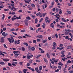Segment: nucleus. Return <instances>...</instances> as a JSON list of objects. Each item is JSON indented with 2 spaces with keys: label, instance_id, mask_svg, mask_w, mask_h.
I'll return each instance as SVG.
<instances>
[{
  "label": "nucleus",
  "instance_id": "nucleus-1",
  "mask_svg": "<svg viewBox=\"0 0 73 73\" xmlns=\"http://www.w3.org/2000/svg\"><path fill=\"white\" fill-rule=\"evenodd\" d=\"M7 40H9V42L11 44L12 43L13 44L14 42V39H13V38L12 37H11L10 38H8Z\"/></svg>",
  "mask_w": 73,
  "mask_h": 73
},
{
  "label": "nucleus",
  "instance_id": "nucleus-2",
  "mask_svg": "<svg viewBox=\"0 0 73 73\" xmlns=\"http://www.w3.org/2000/svg\"><path fill=\"white\" fill-rule=\"evenodd\" d=\"M13 53H14V54H15L14 55L15 56H19V55H20L19 54H18L19 53V52L17 51H13Z\"/></svg>",
  "mask_w": 73,
  "mask_h": 73
},
{
  "label": "nucleus",
  "instance_id": "nucleus-3",
  "mask_svg": "<svg viewBox=\"0 0 73 73\" xmlns=\"http://www.w3.org/2000/svg\"><path fill=\"white\" fill-rule=\"evenodd\" d=\"M5 38V37H1V42L3 43V42H4V40H5V39H4Z\"/></svg>",
  "mask_w": 73,
  "mask_h": 73
},
{
  "label": "nucleus",
  "instance_id": "nucleus-4",
  "mask_svg": "<svg viewBox=\"0 0 73 73\" xmlns=\"http://www.w3.org/2000/svg\"><path fill=\"white\" fill-rule=\"evenodd\" d=\"M2 53H5V54H7V53H6L5 52H2L1 51H0V56H1L2 55V56H5V55H4V54Z\"/></svg>",
  "mask_w": 73,
  "mask_h": 73
},
{
  "label": "nucleus",
  "instance_id": "nucleus-5",
  "mask_svg": "<svg viewBox=\"0 0 73 73\" xmlns=\"http://www.w3.org/2000/svg\"><path fill=\"white\" fill-rule=\"evenodd\" d=\"M2 35L3 37H6L8 35V33H6L5 32H3L2 33Z\"/></svg>",
  "mask_w": 73,
  "mask_h": 73
},
{
  "label": "nucleus",
  "instance_id": "nucleus-6",
  "mask_svg": "<svg viewBox=\"0 0 73 73\" xmlns=\"http://www.w3.org/2000/svg\"><path fill=\"white\" fill-rule=\"evenodd\" d=\"M27 68H28L29 69H30L31 70H32L33 72H35V70L33 68H31V67H29L28 66L27 67Z\"/></svg>",
  "mask_w": 73,
  "mask_h": 73
},
{
  "label": "nucleus",
  "instance_id": "nucleus-7",
  "mask_svg": "<svg viewBox=\"0 0 73 73\" xmlns=\"http://www.w3.org/2000/svg\"><path fill=\"white\" fill-rule=\"evenodd\" d=\"M24 23H25V24L26 25H28V21L27 20H25Z\"/></svg>",
  "mask_w": 73,
  "mask_h": 73
},
{
  "label": "nucleus",
  "instance_id": "nucleus-8",
  "mask_svg": "<svg viewBox=\"0 0 73 73\" xmlns=\"http://www.w3.org/2000/svg\"><path fill=\"white\" fill-rule=\"evenodd\" d=\"M35 70L38 73H41L40 72V71L38 70V68H35Z\"/></svg>",
  "mask_w": 73,
  "mask_h": 73
},
{
  "label": "nucleus",
  "instance_id": "nucleus-9",
  "mask_svg": "<svg viewBox=\"0 0 73 73\" xmlns=\"http://www.w3.org/2000/svg\"><path fill=\"white\" fill-rule=\"evenodd\" d=\"M31 0H27V1L25 0V3H27V4H29V2H31Z\"/></svg>",
  "mask_w": 73,
  "mask_h": 73
},
{
  "label": "nucleus",
  "instance_id": "nucleus-10",
  "mask_svg": "<svg viewBox=\"0 0 73 73\" xmlns=\"http://www.w3.org/2000/svg\"><path fill=\"white\" fill-rule=\"evenodd\" d=\"M3 61H5V62H7L8 61H9V59H3Z\"/></svg>",
  "mask_w": 73,
  "mask_h": 73
},
{
  "label": "nucleus",
  "instance_id": "nucleus-11",
  "mask_svg": "<svg viewBox=\"0 0 73 73\" xmlns=\"http://www.w3.org/2000/svg\"><path fill=\"white\" fill-rule=\"evenodd\" d=\"M28 71V70L27 69H24L23 71V72L24 73H26V72H27Z\"/></svg>",
  "mask_w": 73,
  "mask_h": 73
},
{
  "label": "nucleus",
  "instance_id": "nucleus-12",
  "mask_svg": "<svg viewBox=\"0 0 73 73\" xmlns=\"http://www.w3.org/2000/svg\"><path fill=\"white\" fill-rule=\"evenodd\" d=\"M30 16L33 19H35L36 17V16L33 15H30Z\"/></svg>",
  "mask_w": 73,
  "mask_h": 73
},
{
  "label": "nucleus",
  "instance_id": "nucleus-13",
  "mask_svg": "<svg viewBox=\"0 0 73 73\" xmlns=\"http://www.w3.org/2000/svg\"><path fill=\"white\" fill-rule=\"evenodd\" d=\"M42 66H40L39 68V70L40 71V73H41V71L42 70Z\"/></svg>",
  "mask_w": 73,
  "mask_h": 73
},
{
  "label": "nucleus",
  "instance_id": "nucleus-14",
  "mask_svg": "<svg viewBox=\"0 0 73 73\" xmlns=\"http://www.w3.org/2000/svg\"><path fill=\"white\" fill-rule=\"evenodd\" d=\"M46 25L45 24V23H44L42 25V27L43 28H45V26Z\"/></svg>",
  "mask_w": 73,
  "mask_h": 73
},
{
  "label": "nucleus",
  "instance_id": "nucleus-15",
  "mask_svg": "<svg viewBox=\"0 0 73 73\" xmlns=\"http://www.w3.org/2000/svg\"><path fill=\"white\" fill-rule=\"evenodd\" d=\"M27 59H30L31 58L30 55L29 54H27Z\"/></svg>",
  "mask_w": 73,
  "mask_h": 73
},
{
  "label": "nucleus",
  "instance_id": "nucleus-16",
  "mask_svg": "<svg viewBox=\"0 0 73 73\" xmlns=\"http://www.w3.org/2000/svg\"><path fill=\"white\" fill-rule=\"evenodd\" d=\"M67 48L68 49H72V47L71 46H68L67 47Z\"/></svg>",
  "mask_w": 73,
  "mask_h": 73
},
{
  "label": "nucleus",
  "instance_id": "nucleus-17",
  "mask_svg": "<svg viewBox=\"0 0 73 73\" xmlns=\"http://www.w3.org/2000/svg\"><path fill=\"white\" fill-rule=\"evenodd\" d=\"M66 37L65 38H66V39H67L68 40H69V36H63V37Z\"/></svg>",
  "mask_w": 73,
  "mask_h": 73
},
{
  "label": "nucleus",
  "instance_id": "nucleus-18",
  "mask_svg": "<svg viewBox=\"0 0 73 73\" xmlns=\"http://www.w3.org/2000/svg\"><path fill=\"white\" fill-rule=\"evenodd\" d=\"M36 38H42V35H37L36 36Z\"/></svg>",
  "mask_w": 73,
  "mask_h": 73
},
{
  "label": "nucleus",
  "instance_id": "nucleus-19",
  "mask_svg": "<svg viewBox=\"0 0 73 73\" xmlns=\"http://www.w3.org/2000/svg\"><path fill=\"white\" fill-rule=\"evenodd\" d=\"M56 43L55 42H53L52 46L53 47H56Z\"/></svg>",
  "mask_w": 73,
  "mask_h": 73
},
{
  "label": "nucleus",
  "instance_id": "nucleus-20",
  "mask_svg": "<svg viewBox=\"0 0 73 73\" xmlns=\"http://www.w3.org/2000/svg\"><path fill=\"white\" fill-rule=\"evenodd\" d=\"M46 55L47 56V57L48 58H50V55H49V54L48 53H47Z\"/></svg>",
  "mask_w": 73,
  "mask_h": 73
},
{
  "label": "nucleus",
  "instance_id": "nucleus-21",
  "mask_svg": "<svg viewBox=\"0 0 73 73\" xmlns=\"http://www.w3.org/2000/svg\"><path fill=\"white\" fill-rule=\"evenodd\" d=\"M50 26L51 28H54V25L53 23H52L51 24Z\"/></svg>",
  "mask_w": 73,
  "mask_h": 73
},
{
  "label": "nucleus",
  "instance_id": "nucleus-22",
  "mask_svg": "<svg viewBox=\"0 0 73 73\" xmlns=\"http://www.w3.org/2000/svg\"><path fill=\"white\" fill-rule=\"evenodd\" d=\"M31 50L32 51H35V48L33 47H31Z\"/></svg>",
  "mask_w": 73,
  "mask_h": 73
},
{
  "label": "nucleus",
  "instance_id": "nucleus-23",
  "mask_svg": "<svg viewBox=\"0 0 73 73\" xmlns=\"http://www.w3.org/2000/svg\"><path fill=\"white\" fill-rule=\"evenodd\" d=\"M59 9H59L58 8H56L55 9V11H56V12H58L59 11Z\"/></svg>",
  "mask_w": 73,
  "mask_h": 73
},
{
  "label": "nucleus",
  "instance_id": "nucleus-24",
  "mask_svg": "<svg viewBox=\"0 0 73 73\" xmlns=\"http://www.w3.org/2000/svg\"><path fill=\"white\" fill-rule=\"evenodd\" d=\"M59 13L60 15L62 14V10L61 9H59Z\"/></svg>",
  "mask_w": 73,
  "mask_h": 73
},
{
  "label": "nucleus",
  "instance_id": "nucleus-25",
  "mask_svg": "<svg viewBox=\"0 0 73 73\" xmlns=\"http://www.w3.org/2000/svg\"><path fill=\"white\" fill-rule=\"evenodd\" d=\"M9 8L10 9L11 11H13V7H11V6H9Z\"/></svg>",
  "mask_w": 73,
  "mask_h": 73
},
{
  "label": "nucleus",
  "instance_id": "nucleus-26",
  "mask_svg": "<svg viewBox=\"0 0 73 73\" xmlns=\"http://www.w3.org/2000/svg\"><path fill=\"white\" fill-rule=\"evenodd\" d=\"M0 64L1 65H5V63L3 62H0Z\"/></svg>",
  "mask_w": 73,
  "mask_h": 73
},
{
  "label": "nucleus",
  "instance_id": "nucleus-27",
  "mask_svg": "<svg viewBox=\"0 0 73 73\" xmlns=\"http://www.w3.org/2000/svg\"><path fill=\"white\" fill-rule=\"evenodd\" d=\"M66 12L67 14H68V15H70V14H71V12L69 11H66Z\"/></svg>",
  "mask_w": 73,
  "mask_h": 73
},
{
  "label": "nucleus",
  "instance_id": "nucleus-28",
  "mask_svg": "<svg viewBox=\"0 0 73 73\" xmlns=\"http://www.w3.org/2000/svg\"><path fill=\"white\" fill-rule=\"evenodd\" d=\"M46 41H47V39H45L43 41H42V42L43 43H45V42H46Z\"/></svg>",
  "mask_w": 73,
  "mask_h": 73
},
{
  "label": "nucleus",
  "instance_id": "nucleus-29",
  "mask_svg": "<svg viewBox=\"0 0 73 73\" xmlns=\"http://www.w3.org/2000/svg\"><path fill=\"white\" fill-rule=\"evenodd\" d=\"M23 44L25 45H26V46H28V44L25 42H24L23 43Z\"/></svg>",
  "mask_w": 73,
  "mask_h": 73
},
{
  "label": "nucleus",
  "instance_id": "nucleus-30",
  "mask_svg": "<svg viewBox=\"0 0 73 73\" xmlns=\"http://www.w3.org/2000/svg\"><path fill=\"white\" fill-rule=\"evenodd\" d=\"M62 20L63 21H64V22H66V21L65 19L64 18H62Z\"/></svg>",
  "mask_w": 73,
  "mask_h": 73
},
{
  "label": "nucleus",
  "instance_id": "nucleus-31",
  "mask_svg": "<svg viewBox=\"0 0 73 73\" xmlns=\"http://www.w3.org/2000/svg\"><path fill=\"white\" fill-rule=\"evenodd\" d=\"M50 60L51 62V63H52V64H54V62L53 61V60H52V59H50Z\"/></svg>",
  "mask_w": 73,
  "mask_h": 73
},
{
  "label": "nucleus",
  "instance_id": "nucleus-32",
  "mask_svg": "<svg viewBox=\"0 0 73 73\" xmlns=\"http://www.w3.org/2000/svg\"><path fill=\"white\" fill-rule=\"evenodd\" d=\"M44 61L45 62H48V60H47L46 58H44Z\"/></svg>",
  "mask_w": 73,
  "mask_h": 73
},
{
  "label": "nucleus",
  "instance_id": "nucleus-33",
  "mask_svg": "<svg viewBox=\"0 0 73 73\" xmlns=\"http://www.w3.org/2000/svg\"><path fill=\"white\" fill-rule=\"evenodd\" d=\"M31 6L33 8H35V4L33 3L31 4Z\"/></svg>",
  "mask_w": 73,
  "mask_h": 73
},
{
  "label": "nucleus",
  "instance_id": "nucleus-34",
  "mask_svg": "<svg viewBox=\"0 0 73 73\" xmlns=\"http://www.w3.org/2000/svg\"><path fill=\"white\" fill-rule=\"evenodd\" d=\"M58 46L59 47H60V48H61V47H62V46H64V45H63V44H61L59 45Z\"/></svg>",
  "mask_w": 73,
  "mask_h": 73
},
{
  "label": "nucleus",
  "instance_id": "nucleus-35",
  "mask_svg": "<svg viewBox=\"0 0 73 73\" xmlns=\"http://www.w3.org/2000/svg\"><path fill=\"white\" fill-rule=\"evenodd\" d=\"M58 65H61V66H62V65H63V64H62V63L61 62H60L59 63H58Z\"/></svg>",
  "mask_w": 73,
  "mask_h": 73
},
{
  "label": "nucleus",
  "instance_id": "nucleus-36",
  "mask_svg": "<svg viewBox=\"0 0 73 73\" xmlns=\"http://www.w3.org/2000/svg\"><path fill=\"white\" fill-rule=\"evenodd\" d=\"M13 9H14V10H13V12H15V11H16V10L17 9V8L14 7H13Z\"/></svg>",
  "mask_w": 73,
  "mask_h": 73
},
{
  "label": "nucleus",
  "instance_id": "nucleus-37",
  "mask_svg": "<svg viewBox=\"0 0 73 73\" xmlns=\"http://www.w3.org/2000/svg\"><path fill=\"white\" fill-rule=\"evenodd\" d=\"M68 35L71 36V38H72L73 37V35L71 34V33H69L68 34Z\"/></svg>",
  "mask_w": 73,
  "mask_h": 73
},
{
  "label": "nucleus",
  "instance_id": "nucleus-38",
  "mask_svg": "<svg viewBox=\"0 0 73 73\" xmlns=\"http://www.w3.org/2000/svg\"><path fill=\"white\" fill-rule=\"evenodd\" d=\"M2 16H3V17L2 18L1 20H3V19H4L5 17V15H4V14H3L2 15Z\"/></svg>",
  "mask_w": 73,
  "mask_h": 73
},
{
  "label": "nucleus",
  "instance_id": "nucleus-39",
  "mask_svg": "<svg viewBox=\"0 0 73 73\" xmlns=\"http://www.w3.org/2000/svg\"><path fill=\"white\" fill-rule=\"evenodd\" d=\"M40 14H41V13H40V12L37 13L36 14V15L37 16H39V15H40Z\"/></svg>",
  "mask_w": 73,
  "mask_h": 73
},
{
  "label": "nucleus",
  "instance_id": "nucleus-40",
  "mask_svg": "<svg viewBox=\"0 0 73 73\" xmlns=\"http://www.w3.org/2000/svg\"><path fill=\"white\" fill-rule=\"evenodd\" d=\"M67 62V63L69 64V63H72V61L70 60H68Z\"/></svg>",
  "mask_w": 73,
  "mask_h": 73
},
{
  "label": "nucleus",
  "instance_id": "nucleus-41",
  "mask_svg": "<svg viewBox=\"0 0 73 73\" xmlns=\"http://www.w3.org/2000/svg\"><path fill=\"white\" fill-rule=\"evenodd\" d=\"M37 21H38V20H37V19L36 18L35 20V23H37Z\"/></svg>",
  "mask_w": 73,
  "mask_h": 73
},
{
  "label": "nucleus",
  "instance_id": "nucleus-42",
  "mask_svg": "<svg viewBox=\"0 0 73 73\" xmlns=\"http://www.w3.org/2000/svg\"><path fill=\"white\" fill-rule=\"evenodd\" d=\"M11 20H12V21H13V20H16V18H15V17H12L11 18Z\"/></svg>",
  "mask_w": 73,
  "mask_h": 73
},
{
  "label": "nucleus",
  "instance_id": "nucleus-43",
  "mask_svg": "<svg viewBox=\"0 0 73 73\" xmlns=\"http://www.w3.org/2000/svg\"><path fill=\"white\" fill-rule=\"evenodd\" d=\"M55 36L56 38H57L58 37V35H57V33H56L55 34Z\"/></svg>",
  "mask_w": 73,
  "mask_h": 73
},
{
  "label": "nucleus",
  "instance_id": "nucleus-44",
  "mask_svg": "<svg viewBox=\"0 0 73 73\" xmlns=\"http://www.w3.org/2000/svg\"><path fill=\"white\" fill-rule=\"evenodd\" d=\"M3 46L4 48H6V49H7V48H8V47H7V46L6 45V44H4Z\"/></svg>",
  "mask_w": 73,
  "mask_h": 73
},
{
  "label": "nucleus",
  "instance_id": "nucleus-45",
  "mask_svg": "<svg viewBox=\"0 0 73 73\" xmlns=\"http://www.w3.org/2000/svg\"><path fill=\"white\" fill-rule=\"evenodd\" d=\"M25 36L27 37H31V36L29 35H28L27 34H26Z\"/></svg>",
  "mask_w": 73,
  "mask_h": 73
},
{
  "label": "nucleus",
  "instance_id": "nucleus-46",
  "mask_svg": "<svg viewBox=\"0 0 73 73\" xmlns=\"http://www.w3.org/2000/svg\"><path fill=\"white\" fill-rule=\"evenodd\" d=\"M21 49L23 51H25V48L24 47H22Z\"/></svg>",
  "mask_w": 73,
  "mask_h": 73
},
{
  "label": "nucleus",
  "instance_id": "nucleus-47",
  "mask_svg": "<svg viewBox=\"0 0 73 73\" xmlns=\"http://www.w3.org/2000/svg\"><path fill=\"white\" fill-rule=\"evenodd\" d=\"M58 68L60 70H61V67L60 66H58Z\"/></svg>",
  "mask_w": 73,
  "mask_h": 73
},
{
  "label": "nucleus",
  "instance_id": "nucleus-48",
  "mask_svg": "<svg viewBox=\"0 0 73 73\" xmlns=\"http://www.w3.org/2000/svg\"><path fill=\"white\" fill-rule=\"evenodd\" d=\"M32 62H33V60H29V63L31 64V63H32Z\"/></svg>",
  "mask_w": 73,
  "mask_h": 73
},
{
  "label": "nucleus",
  "instance_id": "nucleus-49",
  "mask_svg": "<svg viewBox=\"0 0 73 73\" xmlns=\"http://www.w3.org/2000/svg\"><path fill=\"white\" fill-rule=\"evenodd\" d=\"M16 19H21V17L20 16H19L18 17H16Z\"/></svg>",
  "mask_w": 73,
  "mask_h": 73
},
{
  "label": "nucleus",
  "instance_id": "nucleus-50",
  "mask_svg": "<svg viewBox=\"0 0 73 73\" xmlns=\"http://www.w3.org/2000/svg\"><path fill=\"white\" fill-rule=\"evenodd\" d=\"M66 57H67V58H71V56H69L68 55H67Z\"/></svg>",
  "mask_w": 73,
  "mask_h": 73
},
{
  "label": "nucleus",
  "instance_id": "nucleus-51",
  "mask_svg": "<svg viewBox=\"0 0 73 73\" xmlns=\"http://www.w3.org/2000/svg\"><path fill=\"white\" fill-rule=\"evenodd\" d=\"M65 35H69V32L65 31Z\"/></svg>",
  "mask_w": 73,
  "mask_h": 73
},
{
  "label": "nucleus",
  "instance_id": "nucleus-52",
  "mask_svg": "<svg viewBox=\"0 0 73 73\" xmlns=\"http://www.w3.org/2000/svg\"><path fill=\"white\" fill-rule=\"evenodd\" d=\"M30 29L31 31H33V27H30Z\"/></svg>",
  "mask_w": 73,
  "mask_h": 73
},
{
  "label": "nucleus",
  "instance_id": "nucleus-53",
  "mask_svg": "<svg viewBox=\"0 0 73 73\" xmlns=\"http://www.w3.org/2000/svg\"><path fill=\"white\" fill-rule=\"evenodd\" d=\"M65 52V51H61V54H64V52Z\"/></svg>",
  "mask_w": 73,
  "mask_h": 73
},
{
  "label": "nucleus",
  "instance_id": "nucleus-54",
  "mask_svg": "<svg viewBox=\"0 0 73 73\" xmlns=\"http://www.w3.org/2000/svg\"><path fill=\"white\" fill-rule=\"evenodd\" d=\"M43 20V18H41L40 20L39 21V23H41Z\"/></svg>",
  "mask_w": 73,
  "mask_h": 73
},
{
  "label": "nucleus",
  "instance_id": "nucleus-55",
  "mask_svg": "<svg viewBox=\"0 0 73 73\" xmlns=\"http://www.w3.org/2000/svg\"><path fill=\"white\" fill-rule=\"evenodd\" d=\"M11 31V32H12V31H15V29H11L10 30Z\"/></svg>",
  "mask_w": 73,
  "mask_h": 73
},
{
  "label": "nucleus",
  "instance_id": "nucleus-56",
  "mask_svg": "<svg viewBox=\"0 0 73 73\" xmlns=\"http://www.w3.org/2000/svg\"><path fill=\"white\" fill-rule=\"evenodd\" d=\"M30 65H31V63H30L29 62L27 64V66H30Z\"/></svg>",
  "mask_w": 73,
  "mask_h": 73
},
{
  "label": "nucleus",
  "instance_id": "nucleus-57",
  "mask_svg": "<svg viewBox=\"0 0 73 73\" xmlns=\"http://www.w3.org/2000/svg\"><path fill=\"white\" fill-rule=\"evenodd\" d=\"M26 19L27 20H30V19H31V18L29 17H26Z\"/></svg>",
  "mask_w": 73,
  "mask_h": 73
},
{
  "label": "nucleus",
  "instance_id": "nucleus-58",
  "mask_svg": "<svg viewBox=\"0 0 73 73\" xmlns=\"http://www.w3.org/2000/svg\"><path fill=\"white\" fill-rule=\"evenodd\" d=\"M8 66H12V64H11V63H9L8 64Z\"/></svg>",
  "mask_w": 73,
  "mask_h": 73
},
{
  "label": "nucleus",
  "instance_id": "nucleus-59",
  "mask_svg": "<svg viewBox=\"0 0 73 73\" xmlns=\"http://www.w3.org/2000/svg\"><path fill=\"white\" fill-rule=\"evenodd\" d=\"M19 64L20 65H23V62H20Z\"/></svg>",
  "mask_w": 73,
  "mask_h": 73
},
{
  "label": "nucleus",
  "instance_id": "nucleus-60",
  "mask_svg": "<svg viewBox=\"0 0 73 73\" xmlns=\"http://www.w3.org/2000/svg\"><path fill=\"white\" fill-rule=\"evenodd\" d=\"M48 17H46L45 19V21H48Z\"/></svg>",
  "mask_w": 73,
  "mask_h": 73
},
{
  "label": "nucleus",
  "instance_id": "nucleus-61",
  "mask_svg": "<svg viewBox=\"0 0 73 73\" xmlns=\"http://www.w3.org/2000/svg\"><path fill=\"white\" fill-rule=\"evenodd\" d=\"M36 27H40V24H39L37 25H36Z\"/></svg>",
  "mask_w": 73,
  "mask_h": 73
},
{
  "label": "nucleus",
  "instance_id": "nucleus-62",
  "mask_svg": "<svg viewBox=\"0 0 73 73\" xmlns=\"http://www.w3.org/2000/svg\"><path fill=\"white\" fill-rule=\"evenodd\" d=\"M36 62H40V60H36Z\"/></svg>",
  "mask_w": 73,
  "mask_h": 73
},
{
  "label": "nucleus",
  "instance_id": "nucleus-63",
  "mask_svg": "<svg viewBox=\"0 0 73 73\" xmlns=\"http://www.w3.org/2000/svg\"><path fill=\"white\" fill-rule=\"evenodd\" d=\"M15 25L16 26V27H18V26H19V24L18 23H15Z\"/></svg>",
  "mask_w": 73,
  "mask_h": 73
},
{
  "label": "nucleus",
  "instance_id": "nucleus-64",
  "mask_svg": "<svg viewBox=\"0 0 73 73\" xmlns=\"http://www.w3.org/2000/svg\"><path fill=\"white\" fill-rule=\"evenodd\" d=\"M33 43H36V40H33Z\"/></svg>",
  "mask_w": 73,
  "mask_h": 73
}]
</instances>
